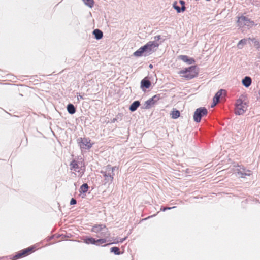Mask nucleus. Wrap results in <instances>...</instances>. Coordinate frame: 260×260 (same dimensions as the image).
<instances>
[{
	"label": "nucleus",
	"instance_id": "19",
	"mask_svg": "<svg viewBox=\"0 0 260 260\" xmlns=\"http://www.w3.org/2000/svg\"><path fill=\"white\" fill-rule=\"evenodd\" d=\"M143 53H145V50L144 46L140 47L138 50L134 53V55L136 57H140L142 56Z\"/></svg>",
	"mask_w": 260,
	"mask_h": 260
},
{
	"label": "nucleus",
	"instance_id": "1",
	"mask_svg": "<svg viewBox=\"0 0 260 260\" xmlns=\"http://www.w3.org/2000/svg\"><path fill=\"white\" fill-rule=\"evenodd\" d=\"M115 168L116 167L108 165L101 171V173L103 174L104 178L105 184H110L113 182L114 176V171Z\"/></svg>",
	"mask_w": 260,
	"mask_h": 260
},
{
	"label": "nucleus",
	"instance_id": "23",
	"mask_svg": "<svg viewBox=\"0 0 260 260\" xmlns=\"http://www.w3.org/2000/svg\"><path fill=\"white\" fill-rule=\"evenodd\" d=\"M88 188V186L87 184L84 183L81 186V187L80 188L79 191L80 193H85L87 191Z\"/></svg>",
	"mask_w": 260,
	"mask_h": 260
},
{
	"label": "nucleus",
	"instance_id": "7",
	"mask_svg": "<svg viewBox=\"0 0 260 260\" xmlns=\"http://www.w3.org/2000/svg\"><path fill=\"white\" fill-rule=\"evenodd\" d=\"M235 175L242 178H245L246 176H250L252 175V172L249 170H246L245 168L238 166L235 168L234 170Z\"/></svg>",
	"mask_w": 260,
	"mask_h": 260
},
{
	"label": "nucleus",
	"instance_id": "30",
	"mask_svg": "<svg viewBox=\"0 0 260 260\" xmlns=\"http://www.w3.org/2000/svg\"><path fill=\"white\" fill-rule=\"evenodd\" d=\"M254 46L260 51V42L258 41H254Z\"/></svg>",
	"mask_w": 260,
	"mask_h": 260
},
{
	"label": "nucleus",
	"instance_id": "26",
	"mask_svg": "<svg viewBox=\"0 0 260 260\" xmlns=\"http://www.w3.org/2000/svg\"><path fill=\"white\" fill-rule=\"evenodd\" d=\"M110 251L113 252L115 255H118L120 254L119 249L117 247H113L111 248Z\"/></svg>",
	"mask_w": 260,
	"mask_h": 260
},
{
	"label": "nucleus",
	"instance_id": "24",
	"mask_svg": "<svg viewBox=\"0 0 260 260\" xmlns=\"http://www.w3.org/2000/svg\"><path fill=\"white\" fill-rule=\"evenodd\" d=\"M85 242L87 244L96 245V240L93 238H87L85 239Z\"/></svg>",
	"mask_w": 260,
	"mask_h": 260
},
{
	"label": "nucleus",
	"instance_id": "6",
	"mask_svg": "<svg viewBox=\"0 0 260 260\" xmlns=\"http://www.w3.org/2000/svg\"><path fill=\"white\" fill-rule=\"evenodd\" d=\"M208 113L207 110L205 107L197 108L193 114V119L194 122L199 123L201 121V118L206 116Z\"/></svg>",
	"mask_w": 260,
	"mask_h": 260
},
{
	"label": "nucleus",
	"instance_id": "20",
	"mask_svg": "<svg viewBox=\"0 0 260 260\" xmlns=\"http://www.w3.org/2000/svg\"><path fill=\"white\" fill-rule=\"evenodd\" d=\"M180 112L175 109H173L171 113V117L174 119L178 118L180 116Z\"/></svg>",
	"mask_w": 260,
	"mask_h": 260
},
{
	"label": "nucleus",
	"instance_id": "16",
	"mask_svg": "<svg viewBox=\"0 0 260 260\" xmlns=\"http://www.w3.org/2000/svg\"><path fill=\"white\" fill-rule=\"evenodd\" d=\"M225 91L223 89H220L219 90L215 95L214 97L213 98V101L218 103L219 101V99L221 97V96L222 95L223 93H225Z\"/></svg>",
	"mask_w": 260,
	"mask_h": 260
},
{
	"label": "nucleus",
	"instance_id": "9",
	"mask_svg": "<svg viewBox=\"0 0 260 260\" xmlns=\"http://www.w3.org/2000/svg\"><path fill=\"white\" fill-rule=\"evenodd\" d=\"M79 146L82 149H89L92 146L90 140L87 138H80L78 140Z\"/></svg>",
	"mask_w": 260,
	"mask_h": 260
},
{
	"label": "nucleus",
	"instance_id": "3",
	"mask_svg": "<svg viewBox=\"0 0 260 260\" xmlns=\"http://www.w3.org/2000/svg\"><path fill=\"white\" fill-rule=\"evenodd\" d=\"M154 40L148 42L144 46L145 50V55H149L155 52L159 47V43L158 41L160 39V36H156L154 38Z\"/></svg>",
	"mask_w": 260,
	"mask_h": 260
},
{
	"label": "nucleus",
	"instance_id": "31",
	"mask_svg": "<svg viewBox=\"0 0 260 260\" xmlns=\"http://www.w3.org/2000/svg\"><path fill=\"white\" fill-rule=\"evenodd\" d=\"M70 205H75L76 204V201L75 199H74V198H72L71 201H70Z\"/></svg>",
	"mask_w": 260,
	"mask_h": 260
},
{
	"label": "nucleus",
	"instance_id": "32",
	"mask_svg": "<svg viewBox=\"0 0 260 260\" xmlns=\"http://www.w3.org/2000/svg\"><path fill=\"white\" fill-rule=\"evenodd\" d=\"M77 98L78 100H80L83 99V96L80 94L77 95Z\"/></svg>",
	"mask_w": 260,
	"mask_h": 260
},
{
	"label": "nucleus",
	"instance_id": "34",
	"mask_svg": "<svg viewBox=\"0 0 260 260\" xmlns=\"http://www.w3.org/2000/svg\"><path fill=\"white\" fill-rule=\"evenodd\" d=\"M218 103L213 101V103L211 105V108H213Z\"/></svg>",
	"mask_w": 260,
	"mask_h": 260
},
{
	"label": "nucleus",
	"instance_id": "15",
	"mask_svg": "<svg viewBox=\"0 0 260 260\" xmlns=\"http://www.w3.org/2000/svg\"><path fill=\"white\" fill-rule=\"evenodd\" d=\"M251 79L250 77L246 76L242 81V84L245 87H248L251 84Z\"/></svg>",
	"mask_w": 260,
	"mask_h": 260
},
{
	"label": "nucleus",
	"instance_id": "22",
	"mask_svg": "<svg viewBox=\"0 0 260 260\" xmlns=\"http://www.w3.org/2000/svg\"><path fill=\"white\" fill-rule=\"evenodd\" d=\"M84 4L90 8H92L94 6L93 0H82Z\"/></svg>",
	"mask_w": 260,
	"mask_h": 260
},
{
	"label": "nucleus",
	"instance_id": "38",
	"mask_svg": "<svg viewBox=\"0 0 260 260\" xmlns=\"http://www.w3.org/2000/svg\"><path fill=\"white\" fill-rule=\"evenodd\" d=\"M149 67L150 68H152L153 66H152V64H150V65L149 66Z\"/></svg>",
	"mask_w": 260,
	"mask_h": 260
},
{
	"label": "nucleus",
	"instance_id": "11",
	"mask_svg": "<svg viewBox=\"0 0 260 260\" xmlns=\"http://www.w3.org/2000/svg\"><path fill=\"white\" fill-rule=\"evenodd\" d=\"M71 169L74 170L75 172H77L78 173V176H81L83 173L84 171L83 169H79L78 165L77 162L75 160H73L70 163Z\"/></svg>",
	"mask_w": 260,
	"mask_h": 260
},
{
	"label": "nucleus",
	"instance_id": "37",
	"mask_svg": "<svg viewBox=\"0 0 260 260\" xmlns=\"http://www.w3.org/2000/svg\"><path fill=\"white\" fill-rule=\"evenodd\" d=\"M179 3H180V4L182 6V5H185V2L184 1H182V0H180L179 1Z\"/></svg>",
	"mask_w": 260,
	"mask_h": 260
},
{
	"label": "nucleus",
	"instance_id": "33",
	"mask_svg": "<svg viewBox=\"0 0 260 260\" xmlns=\"http://www.w3.org/2000/svg\"><path fill=\"white\" fill-rule=\"evenodd\" d=\"M175 208V207H168V208H164L163 209V211H165L166 210H170L171 209H173Z\"/></svg>",
	"mask_w": 260,
	"mask_h": 260
},
{
	"label": "nucleus",
	"instance_id": "35",
	"mask_svg": "<svg viewBox=\"0 0 260 260\" xmlns=\"http://www.w3.org/2000/svg\"><path fill=\"white\" fill-rule=\"evenodd\" d=\"M181 9V12H183L185 11V5H182V6L181 7V8H180Z\"/></svg>",
	"mask_w": 260,
	"mask_h": 260
},
{
	"label": "nucleus",
	"instance_id": "29",
	"mask_svg": "<svg viewBox=\"0 0 260 260\" xmlns=\"http://www.w3.org/2000/svg\"><path fill=\"white\" fill-rule=\"evenodd\" d=\"M126 239V237H125L124 238H122V239H120L119 240H118V239H115L114 240V241L111 243H110V244H115V243H118V242H120V243H122L123 242L125 239Z\"/></svg>",
	"mask_w": 260,
	"mask_h": 260
},
{
	"label": "nucleus",
	"instance_id": "2",
	"mask_svg": "<svg viewBox=\"0 0 260 260\" xmlns=\"http://www.w3.org/2000/svg\"><path fill=\"white\" fill-rule=\"evenodd\" d=\"M246 99V95L242 94L237 100L235 111V114L241 115L244 114L246 112L247 109V105L245 102Z\"/></svg>",
	"mask_w": 260,
	"mask_h": 260
},
{
	"label": "nucleus",
	"instance_id": "5",
	"mask_svg": "<svg viewBox=\"0 0 260 260\" xmlns=\"http://www.w3.org/2000/svg\"><path fill=\"white\" fill-rule=\"evenodd\" d=\"M179 74L183 75V77L189 80L197 76L198 72L195 66H191L185 70H181Z\"/></svg>",
	"mask_w": 260,
	"mask_h": 260
},
{
	"label": "nucleus",
	"instance_id": "8",
	"mask_svg": "<svg viewBox=\"0 0 260 260\" xmlns=\"http://www.w3.org/2000/svg\"><path fill=\"white\" fill-rule=\"evenodd\" d=\"M237 23L238 25L241 27H243L244 26H246L250 28L256 25L255 24L253 21H251L248 18L243 16H242L238 18L237 20Z\"/></svg>",
	"mask_w": 260,
	"mask_h": 260
},
{
	"label": "nucleus",
	"instance_id": "17",
	"mask_svg": "<svg viewBox=\"0 0 260 260\" xmlns=\"http://www.w3.org/2000/svg\"><path fill=\"white\" fill-rule=\"evenodd\" d=\"M140 102L139 101H134L129 107V110L134 112L136 110L137 108L140 106Z\"/></svg>",
	"mask_w": 260,
	"mask_h": 260
},
{
	"label": "nucleus",
	"instance_id": "27",
	"mask_svg": "<svg viewBox=\"0 0 260 260\" xmlns=\"http://www.w3.org/2000/svg\"><path fill=\"white\" fill-rule=\"evenodd\" d=\"M105 238H101L96 240V245L99 246L101 244H104L106 242Z\"/></svg>",
	"mask_w": 260,
	"mask_h": 260
},
{
	"label": "nucleus",
	"instance_id": "10",
	"mask_svg": "<svg viewBox=\"0 0 260 260\" xmlns=\"http://www.w3.org/2000/svg\"><path fill=\"white\" fill-rule=\"evenodd\" d=\"M158 100L159 98L157 95H154L153 97L145 102L143 108L145 109H150Z\"/></svg>",
	"mask_w": 260,
	"mask_h": 260
},
{
	"label": "nucleus",
	"instance_id": "21",
	"mask_svg": "<svg viewBox=\"0 0 260 260\" xmlns=\"http://www.w3.org/2000/svg\"><path fill=\"white\" fill-rule=\"evenodd\" d=\"M67 111L69 113L73 114L75 112V108L72 104H69L67 106Z\"/></svg>",
	"mask_w": 260,
	"mask_h": 260
},
{
	"label": "nucleus",
	"instance_id": "28",
	"mask_svg": "<svg viewBox=\"0 0 260 260\" xmlns=\"http://www.w3.org/2000/svg\"><path fill=\"white\" fill-rule=\"evenodd\" d=\"M173 7L174 9L176 10L177 13H180L181 12L180 8L178 6H177L176 2H175L173 3Z\"/></svg>",
	"mask_w": 260,
	"mask_h": 260
},
{
	"label": "nucleus",
	"instance_id": "25",
	"mask_svg": "<svg viewBox=\"0 0 260 260\" xmlns=\"http://www.w3.org/2000/svg\"><path fill=\"white\" fill-rule=\"evenodd\" d=\"M247 40L245 39H243L241 40L237 44V47L239 49H241L244 45H245L247 43Z\"/></svg>",
	"mask_w": 260,
	"mask_h": 260
},
{
	"label": "nucleus",
	"instance_id": "36",
	"mask_svg": "<svg viewBox=\"0 0 260 260\" xmlns=\"http://www.w3.org/2000/svg\"><path fill=\"white\" fill-rule=\"evenodd\" d=\"M248 40H251L254 44V41H257L256 40H255L254 38H253V39H251L250 38H248Z\"/></svg>",
	"mask_w": 260,
	"mask_h": 260
},
{
	"label": "nucleus",
	"instance_id": "14",
	"mask_svg": "<svg viewBox=\"0 0 260 260\" xmlns=\"http://www.w3.org/2000/svg\"><path fill=\"white\" fill-rule=\"evenodd\" d=\"M151 85L150 82L146 79L145 78L142 80L141 81V88L143 89V88H149Z\"/></svg>",
	"mask_w": 260,
	"mask_h": 260
},
{
	"label": "nucleus",
	"instance_id": "13",
	"mask_svg": "<svg viewBox=\"0 0 260 260\" xmlns=\"http://www.w3.org/2000/svg\"><path fill=\"white\" fill-rule=\"evenodd\" d=\"M179 58L188 64H191L194 63V60L192 58H189L186 55H180Z\"/></svg>",
	"mask_w": 260,
	"mask_h": 260
},
{
	"label": "nucleus",
	"instance_id": "18",
	"mask_svg": "<svg viewBox=\"0 0 260 260\" xmlns=\"http://www.w3.org/2000/svg\"><path fill=\"white\" fill-rule=\"evenodd\" d=\"M93 34L94 35V37L96 40L101 39L103 36L102 31L98 29L94 30L93 31Z\"/></svg>",
	"mask_w": 260,
	"mask_h": 260
},
{
	"label": "nucleus",
	"instance_id": "12",
	"mask_svg": "<svg viewBox=\"0 0 260 260\" xmlns=\"http://www.w3.org/2000/svg\"><path fill=\"white\" fill-rule=\"evenodd\" d=\"M33 247H29L28 248H27L26 249H24L21 251V252L17 254L14 256V258L15 259L19 258L21 257L26 255L28 253V252L31 251L33 249Z\"/></svg>",
	"mask_w": 260,
	"mask_h": 260
},
{
	"label": "nucleus",
	"instance_id": "4",
	"mask_svg": "<svg viewBox=\"0 0 260 260\" xmlns=\"http://www.w3.org/2000/svg\"><path fill=\"white\" fill-rule=\"evenodd\" d=\"M91 231L96 233L97 236L100 238H109L110 236L108 228L104 224H96L93 226Z\"/></svg>",
	"mask_w": 260,
	"mask_h": 260
}]
</instances>
